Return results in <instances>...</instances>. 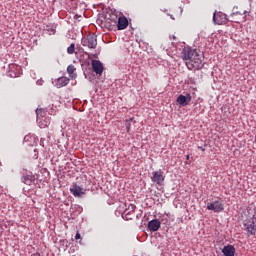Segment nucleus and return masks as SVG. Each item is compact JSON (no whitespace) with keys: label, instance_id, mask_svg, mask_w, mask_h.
<instances>
[{"label":"nucleus","instance_id":"obj_23","mask_svg":"<svg viewBox=\"0 0 256 256\" xmlns=\"http://www.w3.org/2000/svg\"><path fill=\"white\" fill-rule=\"evenodd\" d=\"M124 216L123 219H125V221H131L133 219V217H131V212H124Z\"/></svg>","mask_w":256,"mask_h":256},{"label":"nucleus","instance_id":"obj_3","mask_svg":"<svg viewBox=\"0 0 256 256\" xmlns=\"http://www.w3.org/2000/svg\"><path fill=\"white\" fill-rule=\"evenodd\" d=\"M182 59L183 61H189V59H193V56L195 55V57H197V55H203V51L196 49V48H192L190 46H186L183 48L182 52Z\"/></svg>","mask_w":256,"mask_h":256},{"label":"nucleus","instance_id":"obj_4","mask_svg":"<svg viewBox=\"0 0 256 256\" xmlns=\"http://www.w3.org/2000/svg\"><path fill=\"white\" fill-rule=\"evenodd\" d=\"M83 47H88L89 49H95L97 47V35L88 34L86 37H83L81 40Z\"/></svg>","mask_w":256,"mask_h":256},{"label":"nucleus","instance_id":"obj_8","mask_svg":"<svg viewBox=\"0 0 256 256\" xmlns=\"http://www.w3.org/2000/svg\"><path fill=\"white\" fill-rule=\"evenodd\" d=\"M37 177L33 175V172H26L22 175L21 181L24 185H33L35 183Z\"/></svg>","mask_w":256,"mask_h":256},{"label":"nucleus","instance_id":"obj_30","mask_svg":"<svg viewBox=\"0 0 256 256\" xmlns=\"http://www.w3.org/2000/svg\"><path fill=\"white\" fill-rule=\"evenodd\" d=\"M142 215H143L142 213L137 214V215H136V219H141V216H142Z\"/></svg>","mask_w":256,"mask_h":256},{"label":"nucleus","instance_id":"obj_16","mask_svg":"<svg viewBox=\"0 0 256 256\" xmlns=\"http://www.w3.org/2000/svg\"><path fill=\"white\" fill-rule=\"evenodd\" d=\"M39 127L40 129H45V127H49L51 125V117L46 116L45 118H39Z\"/></svg>","mask_w":256,"mask_h":256},{"label":"nucleus","instance_id":"obj_14","mask_svg":"<svg viewBox=\"0 0 256 256\" xmlns=\"http://www.w3.org/2000/svg\"><path fill=\"white\" fill-rule=\"evenodd\" d=\"M148 229L149 231H152V232L159 231V229H161V222L159 221V219H153L149 221Z\"/></svg>","mask_w":256,"mask_h":256},{"label":"nucleus","instance_id":"obj_10","mask_svg":"<svg viewBox=\"0 0 256 256\" xmlns=\"http://www.w3.org/2000/svg\"><path fill=\"white\" fill-rule=\"evenodd\" d=\"M208 211H214V213H221V211H224L223 204L219 201H215L213 203H209L207 205Z\"/></svg>","mask_w":256,"mask_h":256},{"label":"nucleus","instance_id":"obj_27","mask_svg":"<svg viewBox=\"0 0 256 256\" xmlns=\"http://www.w3.org/2000/svg\"><path fill=\"white\" fill-rule=\"evenodd\" d=\"M47 31H51L52 33H55V28H49V26H46Z\"/></svg>","mask_w":256,"mask_h":256},{"label":"nucleus","instance_id":"obj_7","mask_svg":"<svg viewBox=\"0 0 256 256\" xmlns=\"http://www.w3.org/2000/svg\"><path fill=\"white\" fill-rule=\"evenodd\" d=\"M213 21L215 25H223L224 23H227V21H229V16L227 18V14L223 12H214Z\"/></svg>","mask_w":256,"mask_h":256},{"label":"nucleus","instance_id":"obj_17","mask_svg":"<svg viewBox=\"0 0 256 256\" xmlns=\"http://www.w3.org/2000/svg\"><path fill=\"white\" fill-rule=\"evenodd\" d=\"M69 78L67 77H60L57 79L56 87L60 89V87H66V85H69Z\"/></svg>","mask_w":256,"mask_h":256},{"label":"nucleus","instance_id":"obj_20","mask_svg":"<svg viewBox=\"0 0 256 256\" xmlns=\"http://www.w3.org/2000/svg\"><path fill=\"white\" fill-rule=\"evenodd\" d=\"M109 17L107 18L108 21H110V23H117V21L119 20V17L117 16V14H108Z\"/></svg>","mask_w":256,"mask_h":256},{"label":"nucleus","instance_id":"obj_5","mask_svg":"<svg viewBox=\"0 0 256 256\" xmlns=\"http://www.w3.org/2000/svg\"><path fill=\"white\" fill-rule=\"evenodd\" d=\"M243 225L248 233V237L256 234V221L253 218L246 219L243 222Z\"/></svg>","mask_w":256,"mask_h":256},{"label":"nucleus","instance_id":"obj_26","mask_svg":"<svg viewBox=\"0 0 256 256\" xmlns=\"http://www.w3.org/2000/svg\"><path fill=\"white\" fill-rule=\"evenodd\" d=\"M75 239L76 241H78V239H81V234L79 232L76 233Z\"/></svg>","mask_w":256,"mask_h":256},{"label":"nucleus","instance_id":"obj_22","mask_svg":"<svg viewBox=\"0 0 256 256\" xmlns=\"http://www.w3.org/2000/svg\"><path fill=\"white\" fill-rule=\"evenodd\" d=\"M135 209H137V206H135V204H130L128 206V208L125 210V213H127V211H128V213H133V211H135Z\"/></svg>","mask_w":256,"mask_h":256},{"label":"nucleus","instance_id":"obj_36","mask_svg":"<svg viewBox=\"0 0 256 256\" xmlns=\"http://www.w3.org/2000/svg\"><path fill=\"white\" fill-rule=\"evenodd\" d=\"M74 19H77V16H74Z\"/></svg>","mask_w":256,"mask_h":256},{"label":"nucleus","instance_id":"obj_34","mask_svg":"<svg viewBox=\"0 0 256 256\" xmlns=\"http://www.w3.org/2000/svg\"><path fill=\"white\" fill-rule=\"evenodd\" d=\"M190 157H191V155L188 154V155L186 156V160L189 161Z\"/></svg>","mask_w":256,"mask_h":256},{"label":"nucleus","instance_id":"obj_21","mask_svg":"<svg viewBox=\"0 0 256 256\" xmlns=\"http://www.w3.org/2000/svg\"><path fill=\"white\" fill-rule=\"evenodd\" d=\"M67 53H68V55H73V53H75V44L74 43L70 44V46L67 48Z\"/></svg>","mask_w":256,"mask_h":256},{"label":"nucleus","instance_id":"obj_13","mask_svg":"<svg viewBox=\"0 0 256 256\" xmlns=\"http://www.w3.org/2000/svg\"><path fill=\"white\" fill-rule=\"evenodd\" d=\"M129 27V20L125 16L118 17L117 29L118 31H123Z\"/></svg>","mask_w":256,"mask_h":256},{"label":"nucleus","instance_id":"obj_6","mask_svg":"<svg viewBox=\"0 0 256 256\" xmlns=\"http://www.w3.org/2000/svg\"><path fill=\"white\" fill-rule=\"evenodd\" d=\"M151 181L152 183H156V185H163L165 183L164 172L162 170L152 172Z\"/></svg>","mask_w":256,"mask_h":256},{"label":"nucleus","instance_id":"obj_31","mask_svg":"<svg viewBox=\"0 0 256 256\" xmlns=\"http://www.w3.org/2000/svg\"><path fill=\"white\" fill-rule=\"evenodd\" d=\"M24 141H25V143H27L29 141V136H25Z\"/></svg>","mask_w":256,"mask_h":256},{"label":"nucleus","instance_id":"obj_18","mask_svg":"<svg viewBox=\"0 0 256 256\" xmlns=\"http://www.w3.org/2000/svg\"><path fill=\"white\" fill-rule=\"evenodd\" d=\"M75 71H77V68H75L73 64L67 67V73L70 75L71 79H77V73H75Z\"/></svg>","mask_w":256,"mask_h":256},{"label":"nucleus","instance_id":"obj_29","mask_svg":"<svg viewBox=\"0 0 256 256\" xmlns=\"http://www.w3.org/2000/svg\"><path fill=\"white\" fill-rule=\"evenodd\" d=\"M132 121H133V118H129L128 120H126V123L131 124Z\"/></svg>","mask_w":256,"mask_h":256},{"label":"nucleus","instance_id":"obj_33","mask_svg":"<svg viewBox=\"0 0 256 256\" xmlns=\"http://www.w3.org/2000/svg\"><path fill=\"white\" fill-rule=\"evenodd\" d=\"M31 256H41V254H39V253H34V254H32Z\"/></svg>","mask_w":256,"mask_h":256},{"label":"nucleus","instance_id":"obj_9","mask_svg":"<svg viewBox=\"0 0 256 256\" xmlns=\"http://www.w3.org/2000/svg\"><path fill=\"white\" fill-rule=\"evenodd\" d=\"M177 103L178 105H181V107H187L189 103H191V94L187 93L186 95L180 94L177 97Z\"/></svg>","mask_w":256,"mask_h":256},{"label":"nucleus","instance_id":"obj_25","mask_svg":"<svg viewBox=\"0 0 256 256\" xmlns=\"http://www.w3.org/2000/svg\"><path fill=\"white\" fill-rule=\"evenodd\" d=\"M48 114H49V115H55V109L51 108V109L48 111Z\"/></svg>","mask_w":256,"mask_h":256},{"label":"nucleus","instance_id":"obj_11","mask_svg":"<svg viewBox=\"0 0 256 256\" xmlns=\"http://www.w3.org/2000/svg\"><path fill=\"white\" fill-rule=\"evenodd\" d=\"M92 69L96 75H103L104 67L103 63L99 60H92Z\"/></svg>","mask_w":256,"mask_h":256},{"label":"nucleus","instance_id":"obj_19","mask_svg":"<svg viewBox=\"0 0 256 256\" xmlns=\"http://www.w3.org/2000/svg\"><path fill=\"white\" fill-rule=\"evenodd\" d=\"M36 115H37V119H42L47 117V110L44 108H38L36 109Z\"/></svg>","mask_w":256,"mask_h":256},{"label":"nucleus","instance_id":"obj_12","mask_svg":"<svg viewBox=\"0 0 256 256\" xmlns=\"http://www.w3.org/2000/svg\"><path fill=\"white\" fill-rule=\"evenodd\" d=\"M70 193H72L75 197L81 198V197H83V195H85V190H83V188H81V186H79L77 184H73L70 187Z\"/></svg>","mask_w":256,"mask_h":256},{"label":"nucleus","instance_id":"obj_2","mask_svg":"<svg viewBox=\"0 0 256 256\" xmlns=\"http://www.w3.org/2000/svg\"><path fill=\"white\" fill-rule=\"evenodd\" d=\"M186 66L189 71H199L203 66V54H197V56H192V59L186 62Z\"/></svg>","mask_w":256,"mask_h":256},{"label":"nucleus","instance_id":"obj_32","mask_svg":"<svg viewBox=\"0 0 256 256\" xmlns=\"http://www.w3.org/2000/svg\"><path fill=\"white\" fill-rule=\"evenodd\" d=\"M198 149H200V151H205V147L203 146H198Z\"/></svg>","mask_w":256,"mask_h":256},{"label":"nucleus","instance_id":"obj_35","mask_svg":"<svg viewBox=\"0 0 256 256\" xmlns=\"http://www.w3.org/2000/svg\"><path fill=\"white\" fill-rule=\"evenodd\" d=\"M173 39H177V37L173 36Z\"/></svg>","mask_w":256,"mask_h":256},{"label":"nucleus","instance_id":"obj_15","mask_svg":"<svg viewBox=\"0 0 256 256\" xmlns=\"http://www.w3.org/2000/svg\"><path fill=\"white\" fill-rule=\"evenodd\" d=\"M222 253L224 256H235V246L228 244L223 247Z\"/></svg>","mask_w":256,"mask_h":256},{"label":"nucleus","instance_id":"obj_1","mask_svg":"<svg viewBox=\"0 0 256 256\" xmlns=\"http://www.w3.org/2000/svg\"><path fill=\"white\" fill-rule=\"evenodd\" d=\"M250 15L251 6H234L232 13L229 15L228 21H230V23H245V21H247V17H249Z\"/></svg>","mask_w":256,"mask_h":256},{"label":"nucleus","instance_id":"obj_24","mask_svg":"<svg viewBox=\"0 0 256 256\" xmlns=\"http://www.w3.org/2000/svg\"><path fill=\"white\" fill-rule=\"evenodd\" d=\"M38 158H39V152L37 151V149H34L33 159H38Z\"/></svg>","mask_w":256,"mask_h":256},{"label":"nucleus","instance_id":"obj_28","mask_svg":"<svg viewBox=\"0 0 256 256\" xmlns=\"http://www.w3.org/2000/svg\"><path fill=\"white\" fill-rule=\"evenodd\" d=\"M126 129H127V132L129 133V129H131V124L126 123Z\"/></svg>","mask_w":256,"mask_h":256}]
</instances>
